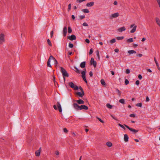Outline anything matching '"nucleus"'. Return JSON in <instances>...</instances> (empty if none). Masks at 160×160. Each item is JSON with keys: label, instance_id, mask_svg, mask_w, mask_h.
Returning <instances> with one entry per match:
<instances>
[{"label": "nucleus", "instance_id": "nucleus-40", "mask_svg": "<svg viewBox=\"0 0 160 160\" xmlns=\"http://www.w3.org/2000/svg\"><path fill=\"white\" fill-rule=\"evenodd\" d=\"M86 0H77V2L78 3H81L83 1H85Z\"/></svg>", "mask_w": 160, "mask_h": 160}, {"label": "nucleus", "instance_id": "nucleus-53", "mask_svg": "<svg viewBox=\"0 0 160 160\" xmlns=\"http://www.w3.org/2000/svg\"><path fill=\"white\" fill-rule=\"evenodd\" d=\"M140 83V82L139 80H137L135 82V83L136 85H138Z\"/></svg>", "mask_w": 160, "mask_h": 160}, {"label": "nucleus", "instance_id": "nucleus-19", "mask_svg": "<svg viewBox=\"0 0 160 160\" xmlns=\"http://www.w3.org/2000/svg\"><path fill=\"white\" fill-rule=\"evenodd\" d=\"M86 62L83 61L80 64V67L82 68H84L85 67Z\"/></svg>", "mask_w": 160, "mask_h": 160}, {"label": "nucleus", "instance_id": "nucleus-31", "mask_svg": "<svg viewBox=\"0 0 160 160\" xmlns=\"http://www.w3.org/2000/svg\"><path fill=\"white\" fill-rule=\"evenodd\" d=\"M52 60H53L54 62V64L57 65L58 64V62L57 60L53 57V59Z\"/></svg>", "mask_w": 160, "mask_h": 160}, {"label": "nucleus", "instance_id": "nucleus-63", "mask_svg": "<svg viewBox=\"0 0 160 160\" xmlns=\"http://www.w3.org/2000/svg\"><path fill=\"white\" fill-rule=\"evenodd\" d=\"M138 46V44H133V46H134V47H135V48L137 47Z\"/></svg>", "mask_w": 160, "mask_h": 160}, {"label": "nucleus", "instance_id": "nucleus-30", "mask_svg": "<svg viewBox=\"0 0 160 160\" xmlns=\"http://www.w3.org/2000/svg\"><path fill=\"white\" fill-rule=\"evenodd\" d=\"M118 125L119 126H120L124 130L125 129V126L124 125H123L120 123H119Z\"/></svg>", "mask_w": 160, "mask_h": 160}, {"label": "nucleus", "instance_id": "nucleus-44", "mask_svg": "<svg viewBox=\"0 0 160 160\" xmlns=\"http://www.w3.org/2000/svg\"><path fill=\"white\" fill-rule=\"evenodd\" d=\"M97 118L99 121L102 123H103L104 122L101 118H99L97 117Z\"/></svg>", "mask_w": 160, "mask_h": 160}, {"label": "nucleus", "instance_id": "nucleus-33", "mask_svg": "<svg viewBox=\"0 0 160 160\" xmlns=\"http://www.w3.org/2000/svg\"><path fill=\"white\" fill-rule=\"evenodd\" d=\"M106 106L108 108L110 109L112 108V106L109 104H107Z\"/></svg>", "mask_w": 160, "mask_h": 160}, {"label": "nucleus", "instance_id": "nucleus-8", "mask_svg": "<svg viewBox=\"0 0 160 160\" xmlns=\"http://www.w3.org/2000/svg\"><path fill=\"white\" fill-rule=\"evenodd\" d=\"M124 125L125 126V127L128 128L130 131L131 132H133L134 133L137 132H138V130L134 129L132 128H130L127 125L124 124Z\"/></svg>", "mask_w": 160, "mask_h": 160}, {"label": "nucleus", "instance_id": "nucleus-42", "mask_svg": "<svg viewBox=\"0 0 160 160\" xmlns=\"http://www.w3.org/2000/svg\"><path fill=\"white\" fill-rule=\"evenodd\" d=\"M130 117H131L134 118L135 117V114H132L130 115Z\"/></svg>", "mask_w": 160, "mask_h": 160}, {"label": "nucleus", "instance_id": "nucleus-36", "mask_svg": "<svg viewBox=\"0 0 160 160\" xmlns=\"http://www.w3.org/2000/svg\"><path fill=\"white\" fill-rule=\"evenodd\" d=\"M72 32V29L70 27H68V32L69 33Z\"/></svg>", "mask_w": 160, "mask_h": 160}, {"label": "nucleus", "instance_id": "nucleus-3", "mask_svg": "<svg viewBox=\"0 0 160 160\" xmlns=\"http://www.w3.org/2000/svg\"><path fill=\"white\" fill-rule=\"evenodd\" d=\"M53 107L55 110H58L60 112L62 111L61 106L59 102H57V105H54Z\"/></svg>", "mask_w": 160, "mask_h": 160}, {"label": "nucleus", "instance_id": "nucleus-46", "mask_svg": "<svg viewBox=\"0 0 160 160\" xmlns=\"http://www.w3.org/2000/svg\"><path fill=\"white\" fill-rule=\"evenodd\" d=\"M53 31H52L50 32V36L51 38H52L53 36Z\"/></svg>", "mask_w": 160, "mask_h": 160}, {"label": "nucleus", "instance_id": "nucleus-17", "mask_svg": "<svg viewBox=\"0 0 160 160\" xmlns=\"http://www.w3.org/2000/svg\"><path fill=\"white\" fill-rule=\"evenodd\" d=\"M124 139L125 142H127L128 141V137L127 134H125L124 136Z\"/></svg>", "mask_w": 160, "mask_h": 160}, {"label": "nucleus", "instance_id": "nucleus-16", "mask_svg": "<svg viewBox=\"0 0 160 160\" xmlns=\"http://www.w3.org/2000/svg\"><path fill=\"white\" fill-rule=\"evenodd\" d=\"M94 2H91L87 3L86 6L87 7H91L93 6L94 4Z\"/></svg>", "mask_w": 160, "mask_h": 160}, {"label": "nucleus", "instance_id": "nucleus-57", "mask_svg": "<svg viewBox=\"0 0 160 160\" xmlns=\"http://www.w3.org/2000/svg\"><path fill=\"white\" fill-rule=\"evenodd\" d=\"M137 56L139 57H141L142 56V55L141 54H137Z\"/></svg>", "mask_w": 160, "mask_h": 160}, {"label": "nucleus", "instance_id": "nucleus-55", "mask_svg": "<svg viewBox=\"0 0 160 160\" xmlns=\"http://www.w3.org/2000/svg\"><path fill=\"white\" fill-rule=\"evenodd\" d=\"M89 75L91 77H92L93 76V73L92 71H90L89 72Z\"/></svg>", "mask_w": 160, "mask_h": 160}, {"label": "nucleus", "instance_id": "nucleus-35", "mask_svg": "<svg viewBox=\"0 0 160 160\" xmlns=\"http://www.w3.org/2000/svg\"><path fill=\"white\" fill-rule=\"evenodd\" d=\"M68 46L70 48H72L73 47V44L71 42H69V43Z\"/></svg>", "mask_w": 160, "mask_h": 160}, {"label": "nucleus", "instance_id": "nucleus-25", "mask_svg": "<svg viewBox=\"0 0 160 160\" xmlns=\"http://www.w3.org/2000/svg\"><path fill=\"white\" fill-rule=\"evenodd\" d=\"M106 145L108 147H111L112 146V143L110 142H107L106 143Z\"/></svg>", "mask_w": 160, "mask_h": 160}, {"label": "nucleus", "instance_id": "nucleus-6", "mask_svg": "<svg viewBox=\"0 0 160 160\" xmlns=\"http://www.w3.org/2000/svg\"><path fill=\"white\" fill-rule=\"evenodd\" d=\"M79 88L81 90V92H76V94L79 97H82L84 95V92L82 88L81 87H80Z\"/></svg>", "mask_w": 160, "mask_h": 160}, {"label": "nucleus", "instance_id": "nucleus-24", "mask_svg": "<svg viewBox=\"0 0 160 160\" xmlns=\"http://www.w3.org/2000/svg\"><path fill=\"white\" fill-rule=\"evenodd\" d=\"M133 41V39L132 38H131L127 39V42H131Z\"/></svg>", "mask_w": 160, "mask_h": 160}, {"label": "nucleus", "instance_id": "nucleus-26", "mask_svg": "<svg viewBox=\"0 0 160 160\" xmlns=\"http://www.w3.org/2000/svg\"><path fill=\"white\" fill-rule=\"evenodd\" d=\"M101 83V84L103 85H105L106 84V83L103 79H102L100 81Z\"/></svg>", "mask_w": 160, "mask_h": 160}, {"label": "nucleus", "instance_id": "nucleus-39", "mask_svg": "<svg viewBox=\"0 0 160 160\" xmlns=\"http://www.w3.org/2000/svg\"><path fill=\"white\" fill-rule=\"evenodd\" d=\"M71 4H69L68 5V11H69L71 9Z\"/></svg>", "mask_w": 160, "mask_h": 160}, {"label": "nucleus", "instance_id": "nucleus-43", "mask_svg": "<svg viewBox=\"0 0 160 160\" xmlns=\"http://www.w3.org/2000/svg\"><path fill=\"white\" fill-rule=\"evenodd\" d=\"M130 72L129 69H127L126 71V73L127 74H129L130 73Z\"/></svg>", "mask_w": 160, "mask_h": 160}, {"label": "nucleus", "instance_id": "nucleus-32", "mask_svg": "<svg viewBox=\"0 0 160 160\" xmlns=\"http://www.w3.org/2000/svg\"><path fill=\"white\" fill-rule=\"evenodd\" d=\"M136 105V106H137L138 107H141L142 106V104L141 102L138 103Z\"/></svg>", "mask_w": 160, "mask_h": 160}, {"label": "nucleus", "instance_id": "nucleus-23", "mask_svg": "<svg viewBox=\"0 0 160 160\" xmlns=\"http://www.w3.org/2000/svg\"><path fill=\"white\" fill-rule=\"evenodd\" d=\"M86 70L85 69L84 70L82 71L81 72V74L82 75V77L85 76L86 74Z\"/></svg>", "mask_w": 160, "mask_h": 160}, {"label": "nucleus", "instance_id": "nucleus-5", "mask_svg": "<svg viewBox=\"0 0 160 160\" xmlns=\"http://www.w3.org/2000/svg\"><path fill=\"white\" fill-rule=\"evenodd\" d=\"M5 36L2 33L0 34V44H2L5 42Z\"/></svg>", "mask_w": 160, "mask_h": 160}, {"label": "nucleus", "instance_id": "nucleus-47", "mask_svg": "<svg viewBox=\"0 0 160 160\" xmlns=\"http://www.w3.org/2000/svg\"><path fill=\"white\" fill-rule=\"evenodd\" d=\"M111 116L114 120H117V118L115 117H114V116H113L112 115H111Z\"/></svg>", "mask_w": 160, "mask_h": 160}, {"label": "nucleus", "instance_id": "nucleus-29", "mask_svg": "<svg viewBox=\"0 0 160 160\" xmlns=\"http://www.w3.org/2000/svg\"><path fill=\"white\" fill-rule=\"evenodd\" d=\"M115 42H116V40L115 38H113V39L111 40L110 41V42L111 43H114Z\"/></svg>", "mask_w": 160, "mask_h": 160}, {"label": "nucleus", "instance_id": "nucleus-9", "mask_svg": "<svg viewBox=\"0 0 160 160\" xmlns=\"http://www.w3.org/2000/svg\"><path fill=\"white\" fill-rule=\"evenodd\" d=\"M53 59V57L51 55L49 58V59L48 60V62H47V66L48 67H51V66L50 64V61L51 60H52V59Z\"/></svg>", "mask_w": 160, "mask_h": 160}, {"label": "nucleus", "instance_id": "nucleus-56", "mask_svg": "<svg viewBox=\"0 0 160 160\" xmlns=\"http://www.w3.org/2000/svg\"><path fill=\"white\" fill-rule=\"evenodd\" d=\"M59 152L58 151H56L55 152V154L56 155H58L59 154Z\"/></svg>", "mask_w": 160, "mask_h": 160}, {"label": "nucleus", "instance_id": "nucleus-52", "mask_svg": "<svg viewBox=\"0 0 160 160\" xmlns=\"http://www.w3.org/2000/svg\"><path fill=\"white\" fill-rule=\"evenodd\" d=\"M85 42L88 43H89V42H90V41L88 39H86L85 40Z\"/></svg>", "mask_w": 160, "mask_h": 160}, {"label": "nucleus", "instance_id": "nucleus-38", "mask_svg": "<svg viewBox=\"0 0 160 160\" xmlns=\"http://www.w3.org/2000/svg\"><path fill=\"white\" fill-rule=\"evenodd\" d=\"M129 83V82L128 79H126L125 80V85H128Z\"/></svg>", "mask_w": 160, "mask_h": 160}, {"label": "nucleus", "instance_id": "nucleus-54", "mask_svg": "<svg viewBox=\"0 0 160 160\" xmlns=\"http://www.w3.org/2000/svg\"><path fill=\"white\" fill-rule=\"evenodd\" d=\"M63 130L65 132H68V130L65 128L63 129Z\"/></svg>", "mask_w": 160, "mask_h": 160}, {"label": "nucleus", "instance_id": "nucleus-21", "mask_svg": "<svg viewBox=\"0 0 160 160\" xmlns=\"http://www.w3.org/2000/svg\"><path fill=\"white\" fill-rule=\"evenodd\" d=\"M77 102L79 104H82L84 103V101L82 99L77 100Z\"/></svg>", "mask_w": 160, "mask_h": 160}, {"label": "nucleus", "instance_id": "nucleus-28", "mask_svg": "<svg viewBox=\"0 0 160 160\" xmlns=\"http://www.w3.org/2000/svg\"><path fill=\"white\" fill-rule=\"evenodd\" d=\"M119 102L122 104H124L125 103V100L123 99H121L119 100Z\"/></svg>", "mask_w": 160, "mask_h": 160}, {"label": "nucleus", "instance_id": "nucleus-13", "mask_svg": "<svg viewBox=\"0 0 160 160\" xmlns=\"http://www.w3.org/2000/svg\"><path fill=\"white\" fill-rule=\"evenodd\" d=\"M67 32V27L66 26H65L64 27L63 30V33L64 37L66 36Z\"/></svg>", "mask_w": 160, "mask_h": 160}, {"label": "nucleus", "instance_id": "nucleus-41", "mask_svg": "<svg viewBox=\"0 0 160 160\" xmlns=\"http://www.w3.org/2000/svg\"><path fill=\"white\" fill-rule=\"evenodd\" d=\"M93 52V50L92 48H91L90 50V51H89V54H90V55L92 54V53Z\"/></svg>", "mask_w": 160, "mask_h": 160}, {"label": "nucleus", "instance_id": "nucleus-4", "mask_svg": "<svg viewBox=\"0 0 160 160\" xmlns=\"http://www.w3.org/2000/svg\"><path fill=\"white\" fill-rule=\"evenodd\" d=\"M137 26L134 23H133L130 26V28H132L130 31V33H133L136 30Z\"/></svg>", "mask_w": 160, "mask_h": 160}, {"label": "nucleus", "instance_id": "nucleus-61", "mask_svg": "<svg viewBox=\"0 0 160 160\" xmlns=\"http://www.w3.org/2000/svg\"><path fill=\"white\" fill-rule=\"evenodd\" d=\"M146 40V38H143L142 39V41L144 42Z\"/></svg>", "mask_w": 160, "mask_h": 160}, {"label": "nucleus", "instance_id": "nucleus-34", "mask_svg": "<svg viewBox=\"0 0 160 160\" xmlns=\"http://www.w3.org/2000/svg\"><path fill=\"white\" fill-rule=\"evenodd\" d=\"M154 60L155 61V62L156 64L157 67H158L159 66L158 63V62L157 61V60L156 58H154Z\"/></svg>", "mask_w": 160, "mask_h": 160}, {"label": "nucleus", "instance_id": "nucleus-58", "mask_svg": "<svg viewBox=\"0 0 160 160\" xmlns=\"http://www.w3.org/2000/svg\"><path fill=\"white\" fill-rule=\"evenodd\" d=\"M149 101V98L148 97H146V101L147 102H148Z\"/></svg>", "mask_w": 160, "mask_h": 160}, {"label": "nucleus", "instance_id": "nucleus-62", "mask_svg": "<svg viewBox=\"0 0 160 160\" xmlns=\"http://www.w3.org/2000/svg\"><path fill=\"white\" fill-rule=\"evenodd\" d=\"M72 19L73 20H74L75 19V17L74 16V15H72Z\"/></svg>", "mask_w": 160, "mask_h": 160}, {"label": "nucleus", "instance_id": "nucleus-59", "mask_svg": "<svg viewBox=\"0 0 160 160\" xmlns=\"http://www.w3.org/2000/svg\"><path fill=\"white\" fill-rule=\"evenodd\" d=\"M118 4V2H117V1H115L113 3V4L114 5H117Z\"/></svg>", "mask_w": 160, "mask_h": 160}, {"label": "nucleus", "instance_id": "nucleus-11", "mask_svg": "<svg viewBox=\"0 0 160 160\" xmlns=\"http://www.w3.org/2000/svg\"><path fill=\"white\" fill-rule=\"evenodd\" d=\"M119 16L118 12H116L115 13L112 14L110 15V18L112 19L118 17Z\"/></svg>", "mask_w": 160, "mask_h": 160}, {"label": "nucleus", "instance_id": "nucleus-45", "mask_svg": "<svg viewBox=\"0 0 160 160\" xmlns=\"http://www.w3.org/2000/svg\"><path fill=\"white\" fill-rule=\"evenodd\" d=\"M82 25L84 26H88V25L86 22H84L83 23Z\"/></svg>", "mask_w": 160, "mask_h": 160}, {"label": "nucleus", "instance_id": "nucleus-2", "mask_svg": "<svg viewBox=\"0 0 160 160\" xmlns=\"http://www.w3.org/2000/svg\"><path fill=\"white\" fill-rule=\"evenodd\" d=\"M61 72L63 77L64 80H65V77H68L69 76L66 70L62 67H60Z\"/></svg>", "mask_w": 160, "mask_h": 160}, {"label": "nucleus", "instance_id": "nucleus-27", "mask_svg": "<svg viewBox=\"0 0 160 160\" xmlns=\"http://www.w3.org/2000/svg\"><path fill=\"white\" fill-rule=\"evenodd\" d=\"M124 38V37L123 36H121V37H117L116 39L118 40H121L123 39Z\"/></svg>", "mask_w": 160, "mask_h": 160}, {"label": "nucleus", "instance_id": "nucleus-18", "mask_svg": "<svg viewBox=\"0 0 160 160\" xmlns=\"http://www.w3.org/2000/svg\"><path fill=\"white\" fill-rule=\"evenodd\" d=\"M155 21L157 23V24L160 27V19L158 17H156L155 18Z\"/></svg>", "mask_w": 160, "mask_h": 160}, {"label": "nucleus", "instance_id": "nucleus-48", "mask_svg": "<svg viewBox=\"0 0 160 160\" xmlns=\"http://www.w3.org/2000/svg\"><path fill=\"white\" fill-rule=\"evenodd\" d=\"M85 17L84 15H81L79 16V18L81 19H82L85 18Z\"/></svg>", "mask_w": 160, "mask_h": 160}, {"label": "nucleus", "instance_id": "nucleus-20", "mask_svg": "<svg viewBox=\"0 0 160 160\" xmlns=\"http://www.w3.org/2000/svg\"><path fill=\"white\" fill-rule=\"evenodd\" d=\"M128 53L130 54L136 53V52L134 50H129L128 52Z\"/></svg>", "mask_w": 160, "mask_h": 160}, {"label": "nucleus", "instance_id": "nucleus-12", "mask_svg": "<svg viewBox=\"0 0 160 160\" xmlns=\"http://www.w3.org/2000/svg\"><path fill=\"white\" fill-rule=\"evenodd\" d=\"M41 148L40 147L39 148L38 150L36 151L35 152V155L36 156L38 157L40 156V152L41 151Z\"/></svg>", "mask_w": 160, "mask_h": 160}, {"label": "nucleus", "instance_id": "nucleus-1", "mask_svg": "<svg viewBox=\"0 0 160 160\" xmlns=\"http://www.w3.org/2000/svg\"><path fill=\"white\" fill-rule=\"evenodd\" d=\"M73 107L76 110H88V107L85 105H81L79 106L77 103H74L73 105Z\"/></svg>", "mask_w": 160, "mask_h": 160}, {"label": "nucleus", "instance_id": "nucleus-50", "mask_svg": "<svg viewBox=\"0 0 160 160\" xmlns=\"http://www.w3.org/2000/svg\"><path fill=\"white\" fill-rule=\"evenodd\" d=\"M75 69L76 70V72H78V73H80V71L79 70L78 68L75 67Z\"/></svg>", "mask_w": 160, "mask_h": 160}, {"label": "nucleus", "instance_id": "nucleus-51", "mask_svg": "<svg viewBox=\"0 0 160 160\" xmlns=\"http://www.w3.org/2000/svg\"><path fill=\"white\" fill-rule=\"evenodd\" d=\"M138 78L139 79H141L142 78V75L141 74H139L138 76Z\"/></svg>", "mask_w": 160, "mask_h": 160}, {"label": "nucleus", "instance_id": "nucleus-10", "mask_svg": "<svg viewBox=\"0 0 160 160\" xmlns=\"http://www.w3.org/2000/svg\"><path fill=\"white\" fill-rule=\"evenodd\" d=\"M90 63L91 64H92L95 68L97 66V62L92 58H91V59Z\"/></svg>", "mask_w": 160, "mask_h": 160}, {"label": "nucleus", "instance_id": "nucleus-14", "mask_svg": "<svg viewBox=\"0 0 160 160\" xmlns=\"http://www.w3.org/2000/svg\"><path fill=\"white\" fill-rule=\"evenodd\" d=\"M68 38L71 40H75L76 38V37L74 35H72L71 36L68 37Z\"/></svg>", "mask_w": 160, "mask_h": 160}, {"label": "nucleus", "instance_id": "nucleus-15", "mask_svg": "<svg viewBox=\"0 0 160 160\" xmlns=\"http://www.w3.org/2000/svg\"><path fill=\"white\" fill-rule=\"evenodd\" d=\"M126 29V28L125 27H122L118 29V31L119 32H121L123 31H125Z\"/></svg>", "mask_w": 160, "mask_h": 160}, {"label": "nucleus", "instance_id": "nucleus-49", "mask_svg": "<svg viewBox=\"0 0 160 160\" xmlns=\"http://www.w3.org/2000/svg\"><path fill=\"white\" fill-rule=\"evenodd\" d=\"M97 56L98 57V58H99V52L98 51H97V53H96Z\"/></svg>", "mask_w": 160, "mask_h": 160}, {"label": "nucleus", "instance_id": "nucleus-64", "mask_svg": "<svg viewBox=\"0 0 160 160\" xmlns=\"http://www.w3.org/2000/svg\"><path fill=\"white\" fill-rule=\"evenodd\" d=\"M72 54V52H69L68 53V55H71Z\"/></svg>", "mask_w": 160, "mask_h": 160}, {"label": "nucleus", "instance_id": "nucleus-37", "mask_svg": "<svg viewBox=\"0 0 160 160\" xmlns=\"http://www.w3.org/2000/svg\"><path fill=\"white\" fill-rule=\"evenodd\" d=\"M47 42L48 44L50 46H52V43L51 42H50V40H49V39H48V40H47Z\"/></svg>", "mask_w": 160, "mask_h": 160}, {"label": "nucleus", "instance_id": "nucleus-22", "mask_svg": "<svg viewBox=\"0 0 160 160\" xmlns=\"http://www.w3.org/2000/svg\"><path fill=\"white\" fill-rule=\"evenodd\" d=\"M82 11L85 13H88L89 12V11L88 9H84L82 10Z\"/></svg>", "mask_w": 160, "mask_h": 160}, {"label": "nucleus", "instance_id": "nucleus-7", "mask_svg": "<svg viewBox=\"0 0 160 160\" xmlns=\"http://www.w3.org/2000/svg\"><path fill=\"white\" fill-rule=\"evenodd\" d=\"M69 85L71 88H73L74 90H77L78 89V86L75 85L72 82H69Z\"/></svg>", "mask_w": 160, "mask_h": 160}, {"label": "nucleus", "instance_id": "nucleus-60", "mask_svg": "<svg viewBox=\"0 0 160 160\" xmlns=\"http://www.w3.org/2000/svg\"><path fill=\"white\" fill-rule=\"evenodd\" d=\"M114 51L116 52H119V49H115Z\"/></svg>", "mask_w": 160, "mask_h": 160}]
</instances>
